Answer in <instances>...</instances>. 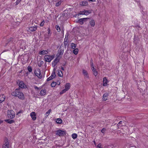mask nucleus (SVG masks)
Listing matches in <instances>:
<instances>
[{"label":"nucleus","instance_id":"f257e3e1","mask_svg":"<svg viewBox=\"0 0 148 148\" xmlns=\"http://www.w3.org/2000/svg\"><path fill=\"white\" fill-rule=\"evenodd\" d=\"M12 96L18 97L21 100L24 99L25 97L21 91L19 89H16L15 90L11 93Z\"/></svg>","mask_w":148,"mask_h":148},{"label":"nucleus","instance_id":"f03ea898","mask_svg":"<svg viewBox=\"0 0 148 148\" xmlns=\"http://www.w3.org/2000/svg\"><path fill=\"white\" fill-rule=\"evenodd\" d=\"M54 55H46L44 56V60L46 62H50L54 58Z\"/></svg>","mask_w":148,"mask_h":148},{"label":"nucleus","instance_id":"7ed1b4c3","mask_svg":"<svg viewBox=\"0 0 148 148\" xmlns=\"http://www.w3.org/2000/svg\"><path fill=\"white\" fill-rule=\"evenodd\" d=\"M7 115L8 118L12 119L14 118L15 114L13 110H8L7 112Z\"/></svg>","mask_w":148,"mask_h":148},{"label":"nucleus","instance_id":"20e7f679","mask_svg":"<svg viewBox=\"0 0 148 148\" xmlns=\"http://www.w3.org/2000/svg\"><path fill=\"white\" fill-rule=\"evenodd\" d=\"M56 134L60 136H64L66 134V132L65 131L59 130L56 131Z\"/></svg>","mask_w":148,"mask_h":148},{"label":"nucleus","instance_id":"39448f33","mask_svg":"<svg viewBox=\"0 0 148 148\" xmlns=\"http://www.w3.org/2000/svg\"><path fill=\"white\" fill-rule=\"evenodd\" d=\"M64 52V49H62L60 48L58 50V53L56 55V56L58 58H61L62 56L63 55Z\"/></svg>","mask_w":148,"mask_h":148},{"label":"nucleus","instance_id":"423d86ee","mask_svg":"<svg viewBox=\"0 0 148 148\" xmlns=\"http://www.w3.org/2000/svg\"><path fill=\"white\" fill-rule=\"evenodd\" d=\"M9 146L8 140L7 138H5L3 145L2 148H9Z\"/></svg>","mask_w":148,"mask_h":148},{"label":"nucleus","instance_id":"0eeeda50","mask_svg":"<svg viewBox=\"0 0 148 148\" xmlns=\"http://www.w3.org/2000/svg\"><path fill=\"white\" fill-rule=\"evenodd\" d=\"M55 71H56V70H55V69H54L53 70V73H52V74H51V76L50 77H49V78H48L47 79V81H49L51 80L52 79H53L55 78V77L56 76Z\"/></svg>","mask_w":148,"mask_h":148},{"label":"nucleus","instance_id":"6e6552de","mask_svg":"<svg viewBox=\"0 0 148 148\" xmlns=\"http://www.w3.org/2000/svg\"><path fill=\"white\" fill-rule=\"evenodd\" d=\"M89 18H79L78 20L76 22L77 23H79L81 25H82L84 23V21H85L87 20Z\"/></svg>","mask_w":148,"mask_h":148},{"label":"nucleus","instance_id":"1a4fd4ad","mask_svg":"<svg viewBox=\"0 0 148 148\" xmlns=\"http://www.w3.org/2000/svg\"><path fill=\"white\" fill-rule=\"evenodd\" d=\"M50 29H48V33L47 32L44 34V39L45 40H47L49 38L50 36Z\"/></svg>","mask_w":148,"mask_h":148},{"label":"nucleus","instance_id":"9d476101","mask_svg":"<svg viewBox=\"0 0 148 148\" xmlns=\"http://www.w3.org/2000/svg\"><path fill=\"white\" fill-rule=\"evenodd\" d=\"M30 116L33 120L35 121L36 119V115L35 112H31L30 114Z\"/></svg>","mask_w":148,"mask_h":148},{"label":"nucleus","instance_id":"9b49d317","mask_svg":"<svg viewBox=\"0 0 148 148\" xmlns=\"http://www.w3.org/2000/svg\"><path fill=\"white\" fill-rule=\"evenodd\" d=\"M37 29V27L36 26L31 27L28 28V31L29 32H34Z\"/></svg>","mask_w":148,"mask_h":148},{"label":"nucleus","instance_id":"f8f14e48","mask_svg":"<svg viewBox=\"0 0 148 148\" xmlns=\"http://www.w3.org/2000/svg\"><path fill=\"white\" fill-rule=\"evenodd\" d=\"M19 86L21 88H25V86L23 81H21L19 83Z\"/></svg>","mask_w":148,"mask_h":148},{"label":"nucleus","instance_id":"ddd939ff","mask_svg":"<svg viewBox=\"0 0 148 148\" xmlns=\"http://www.w3.org/2000/svg\"><path fill=\"white\" fill-rule=\"evenodd\" d=\"M5 97L3 95H0V103L3 101L5 99Z\"/></svg>","mask_w":148,"mask_h":148},{"label":"nucleus","instance_id":"4468645a","mask_svg":"<svg viewBox=\"0 0 148 148\" xmlns=\"http://www.w3.org/2000/svg\"><path fill=\"white\" fill-rule=\"evenodd\" d=\"M91 69L93 72V74L95 76L97 75V72L96 69L94 67H92V68H91Z\"/></svg>","mask_w":148,"mask_h":148},{"label":"nucleus","instance_id":"2eb2a0df","mask_svg":"<svg viewBox=\"0 0 148 148\" xmlns=\"http://www.w3.org/2000/svg\"><path fill=\"white\" fill-rule=\"evenodd\" d=\"M46 90L45 89L42 90L40 92V94L41 96H44L46 94Z\"/></svg>","mask_w":148,"mask_h":148},{"label":"nucleus","instance_id":"dca6fc26","mask_svg":"<svg viewBox=\"0 0 148 148\" xmlns=\"http://www.w3.org/2000/svg\"><path fill=\"white\" fill-rule=\"evenodd\" d=\"M108 95V94L107 93H105L103 96V97L102 98L103 100V101H105L107 99V97Z\"/></svg>","mask_w":148,"mask_h":148},{"label":"nucleus","instance_id":"f3484780","mask_svg":"<svg viewBox=\"0 0 148 148\" xmlns=\"http://www.w3.org/2000/svg\"><path fill=\"white\" fill-rule=\"evenodd\" d=\"M83 74L84 76L86 78H88V75L87 71L85 70H83L82 71Z\"/></svg>","mask_w":148,"mask_h":148},{"label":"nucleus","instance_id":"a211bd4d","mask_svg":"<svg viewBox=\"0 0 148 148\" xmlns=\"http://www.w3.org/2000/svg\"><path fill=\"white\" fill-rule=\"evenodd\" d=\"M37 72L38 73V77L40 79H41L42 78V75L41 73L40 70L39 69H37Z\"/></svg>","mask_w":148,"mask_h":148},{"label":"nucleus","instance_id":"6ab92c4d","mask_svg":"<svg viewBox=\"0 0 148 148\" xmlns=\"http://www.w3.org/2000/svg\"><path fill=\"white\" fill-rule=\"evenodd\" d=\"M48 52L46 50H43L42 51H40L39 53L40 55H45L47 54Z\"/></svg>","mask_w":148,"mask_h":148},{"label":"nucleus","instance_id":"aec40b11","mask_svg":"<svg viewBox=\"0 0 148 148\" xmlns=\"http://www.w3.org/2000/svg\"><path fill=\"white\" fill-rule=\"evenodd\" d=\"M90 25L92 27H94L95 25V21L93 19H92L89 22Z\"/></svg>","mask_w":148,"mask_h":148},{"label":"nucleus","instance_id":"412c9836","mask_svg":"<svg viewBox=\"0 0 148 148\" xmlns=\"http://www.w3.org/2000/svg\"><path fill=\"white\" fill-rule=\"evenodd\" d=\"M65 89L66 90H68L70 88V84L69 83H66L65 85Z\"/></svg>","mask_w":148,"mask_h":148},{"label":"nucleus","instance_id":"4be33fe9","mask_svg":"<svg viewBox=\"0 0 148 148\" xmlns=\"http://www.w3.org/2000/svg\"><path fill=\"white\" fill-rule=\"evenodd\" d=\"M4 121L5 122L10 124H11L14 122V121L13 120L10 119H5Z\"/></svg>","mask_w":148,"mask_h":148},{"label":"nucleus","instance_id":"5701e85b","mask_svg":"<svg viewBox=\"0 0 148 148\" xmlns=\"http://www.w3.org/2000/svg\"><path fill=\"white\" fill-rule=\"evenodd\" d=\"M108 82V80L106 77L103 78V86H106V84Z\"/></svg>","mask_w":148,"mask_h":148},{"label":"nucleus","instance_id":"b1692460","mask_svg":"<svg viewBox=\"0 0 148 148\" xmlns=\"http://www.w3.org/2000/svg\"><path fill=\"white\" fill-rule=\"evenodd\" d=\"M92 11V10H85V11L84 12L85 13V15H87L91 13Z\"/></svg>","mask_w":148,"mask_h":148},{"label":"nucleus","instance_id":"393cba45","mask_svg":"<svg viewBox=\"0 0 148 148\" xmlns=\"http://www.w3.org/2000/svg\"><path fill=\"white\" fill-rule=\"evenodd\" d=\"M81 5L82 6H86L88 5V2L86 1H83L82 2Z\"/></svg>","mask_w":148,"mask_h":148},{"label":"nucleus","instance_id":"a878e982","mask_svg":"<svg viewBox=\"0 0 148 148\" xmlns=\"http://www.w3.org/2000/svg\"><path fill=\"white\" fill-rule=\"evenodd\" d=\"M56 121L57 123L60 124L62 122V120L61 119L58 118Z\"/></svg>","mask_w":148,"mask_h":148},{"label":"nucleus","instance_id":"bb28decb","mask_svg":"<svg viewBox=\"0 0 148 148\" xmlns=\"http://www.w3.org/2000/svg\"><path fill=\"white\" fill-rule=\"evenodd\" d=\"M71 47L73 49H75L77 46L76 45L74 44L73 43H71Z\"/></svg>","mask_w":148,"mask_h":148},{"label":"nucleus","instance_id":"cd10ccee","mask_svg":"<svg viewBox=\"0 0 148 148\" xmlns=\"http://www.w3.org/2000/svg\"><path fill=\"white\" fill-rule=\"evenodd\" d=\"M78 49L77 48L73 50V53L75 55H77L78 52Z\"/></svg>","mask_w":148,"mask_h":148},{"label":"nucleus","instance_id":"c85d7f7f","mask_svg":"<svg viewBox=\"0 0 148 148\" xmlns=\"http://www.w3.org/2000/svg\"><path fill=\"white\" fill-rule=\"evenodd\" d=\"M61 58H58V56H56V58L54 60V62H56V63H57L58 62H59Z\"/></svg>","mask_w":148,"mask_h":148},{"label":"nucleus","instance_id":"c756f323","mask_svg":"<svg viewBox=\"0 0 148 148\" xmlns=\"http://www.w3.org/2000/svg\"><path fill=\"white\" fill-rule=\"evenodd\" d=\"M67 38L66 39V38H65L64 39V47L65 48L66 47V45H67L68 44V42H67Z\"/></svg>","mask_w":148,"mask_h":148},{"label":"nucleus","instance_id":"7c9ffc66","mask_svg":"<svg viewBox=\"0 0 148 148\" xmlns=\"http://www.w3.org/2000/svg\"><path fill=\"white\" fill-rule=\"evenodd\" d=\"M6 70L5 69H4V68H3L1 70V73L2 74V75H3L6 72Z\"/></svg>","mask_w":148,"mask_h":148},{"label":"nucleus","instance_id":"2f4dec72","mask_svg":"<svg viewBox=\"0 0 148 148\" xmlns=\"http://www.w3.org/2000/svg\"><path fill=\"white\" fill-rule=\"evenodd\" d=\"M85 11V10H84L83 11H80L79 13L78 14V16H79V15H85V13L84 12Z\"/></svg>","mask_w":148,"mask_h":148},{"label":"nucleus","instance_id":"473e14b6","mask_svg":"<svg viewBox=\"0 0 148 148\" xmlns=\"http://www.w3.org/2000/svg\"><path fill=\"white\" fill-rule=\"evenodd\" d=\"M72 137L73 139H76L77 137V135L76 134L73 133L72 135Z\"/></svg>","mask_w":148,"mask_h":148},{"label":"nucleus","instance_id":"72a5a7b5","mask_svg":"<svg viewBox=\"0 0 148 148\" xmlns=\"http://www.w3.org/2000/svg\"><path fill=\"white\" fill-rule=\"evenodd\" d=\"M57 83L56 82H53L51 84V86L52 87H54L56 85Z\"/></svg>","mask_w":148,"mask_h":148},{"label":"nucleus","instance_id":"f704fd0d","mask_svg":"<svg viewBox=\"0 0 148 148\" xmlns=\"http://www.w3.org/2000/svg\"><path fill=\"white\" fill-rule=\"evenodd\" d=\"M123 121H120L119 123L117 124V126L118 127V128H119V127L120 126H123V125H122Z\"/></svg>","mask_w":148,"mask_h":148},{"label":"nucleus","instance_id":"c9c22d12","mask_svg":"<svg viewBox=\"0 0 148 148\" xmlns=\"http://www.w3.org/2000/svg\"><path fill=\"white\" fill-rule=\"evenodd\" d=\"M57 31L58 32H60V28L59 26L58 25H56L55 27Z\"/></svg>","mask_w":148,"mask_h":148},{"label":"nucleus","instance_id":"e433bc0d","mask_svg":"<svg viewBox=\"0 0 148 148\" xmlns=\"http://www.w3.org/2000/svg\"><path fill=\"white\" fill-rule=\"evenodd\" d=\"M58 75L59 76H60V77H62L63 74H62V72L60 70V71H58Z\"/></svg>","mask_w":148,"mask_h":148},{"label":"nucleus","instance_id":"4c0bfd02","mask_svg":"<svg viewBox=\"0 0 148 148\" xmlns=\"http://www.w3.org/2000/svg\"><path fill=\"white\" fill-rule=\"evenodd\" d=\"M44 62L42 61L40 62V63L38 64V66L39 67H41L42 65L43 64Z\"/></svg>","mask_w":148,"mask_h":148},{"label":"nucleus","instance_id":"58836bf2","mask_svg":"<svg viewBox=\"0 0 148 148\" xmlns=\"http://www.w3.org/2000/svg\"><path fill=\"white\" fill-rule=\"evenodd\" d=\"M61 3V1H59L58 2V3H56V4L55 5L56 6H58L60 5Z\"/></svg>","mask_w":148,"mask_h":148},{"label":"nucleus","instance_id":"ea45409f","mask_svg":"<svg viewBox=\"0 0 148 148\" xmlns=\"http://www.w3.org/2000/svg\"><path fill=\"white\" fill-rule=\"evenodd\" d=\"M90 66L92 67L91 68H92V67H94V66L93 65V61L92 59L90 60Z\"/></svg>","mask_w":148,"mask_h":148},{"label":"nucleus","instance_id":"a19ab883","mask_svg":"<svg viewBox=\"0 0 148 148\" xmlns=\"http://www.w3.org/2000/svg\"><path fill=\"white\" fill-rule=\"evenodd\" d=\"M28 70V71L29 72H31L32 71V68L30 66H28L27 67Z\"/></svg>","mask_w":148,"mask_h":148},{"label":"nucleus","instance_id":"79ce46f5","mask_svg":"<svg viewBox=\"0 0 148 148\" xmlns=\"http://www.w3.org/2000/svg\"><path fill=\"white\" fill-rule=\"evenodd\" d=\"M21 1V0H17L16 2H15L16 5H17Z\"/></svg>","mask_w":148,"mask_h":148},{"label":"nucleus","instance_id":"37998d69","mask_svg":"<svg viewBox=\"0 0 148 148\" xmlns=\"http://www.w3.org/2000/svg\"><path fill=\"white\" fill-rule=\"evenodd\" d=\"M67 91V90H66L65 88L63 90H62L60 92V93L61 94H63L65 92H66V91Z\"/></svg>","mask_w":148,"mask_h":148},{"label":"nucleus","instance_id":"c03bdc74","mask_svg":"<svg viewBox=\"0 0 148 148\" xmlns=\"http://www.w3.org/2000/svg\"><path fill=\"white\" fill-rule=\"evenodd\" d=\"M57 63H56V62H53L52 63V65L53 67L55 66Z\"/></svg>","mask_w":148,"mask_h":148},{"label":"nucleus","instance_id":"a18cd8bd","mask_svg":"<svg viewBox=\"0 0 148 148\" xmlns=\"http://www.w3.org/2000/svg\"><path fill=\"white\" fill-rule=\"evenodd\" d=\"M106 130V129L105 128H103L101 130V132L102 133H104V132Z\"/></svg>","mask_w":148,"mask_h":148},{"label":"nucleus","instance_id":"49530a36","mask_svg":"<svg viewBox=\"0 0 148 148\" xmlns=\"http://www.w3.org/2000/svg\"><path fill=\"white\" fill-rule=\"evenodd\" d=\"M44 23H45V21L44 20H43L41 22V23H40V26H41V27H42L43 26V25H44Z\"/></svg>","mask_w":148,"mask_h":148},{"label":"nucleus","instance_id":"de8ad7c7","mask_svg":"<svg viewBox=\"0 0 148 148\" xmlns=\"http://www.w3.org/2000/svg\"><path fill=\"white\" fill-rule=\"evenodd\" d=\"M51 109H49L48 111H47L46 113V114H48V115H49V114H50V113L51 112Z\"/></svg>","mask_w":148,"mask_h":148},{"label":"nucleus","instance_id":"09e8293b","mask_svg":"<svg viewBox=\"0 0 148 148\" xmlns=\"http://www.w3.org/2000/svg\"><path fill=\"white\" fill-rule=\"evenodd\" d=\"M34 73L36 75L38 76V73L37 72V70L34 71Z\"/></svg>","mask_w":148,"mask_h":148},{"label":"nucleus","instance_id":"8fccbe9b","mask_svg":"<svg viewBox=\"0 0 148 148\" xmlns=\"http://www.w3.org/2000/svg\"><path fill=\"white\" fill-rule=\"evenodd\" d=\"M34 88L35 89H37V90L39 89V88H38L36 86H34Z\"/></svg>","mask_w":148,"mask_h":148},{"label":"nucleus","instance_id":"3c124183","mask_svg":"<svg viewBox=\"0 0 148 148\" xmlns=\"http://www.w3.org/2000/svg\"><path fill=\"white\" fill-rule=\"evenodd\" d=\"M22 112H23V111L22 110H20L17 113L16 115H17L20 113H22Z\"/></svg>","mask_w":148,"mask_h":148},{"label":"nucleus","instance_id":"603ef678","mask_svg":"<svg viewBox=\"0 0 148 148\" xmlns=\"http://www.w3.org/2000/svg\"><path fill=\"white\" fill-rule=\"evenodd\" d=\"M12 39V38H10L8 40V42L11 41Z\"/></svg>","mask_w":148,"mask_h":148},{"label":"nucleus","instance_id":"864d4df0","mask_svg":"<svg viewBox=\"0 0 148 148\" xmlns=\"http://www.w3.org/2000/svg\"><path fill=\"white\" fill-rule=\"evenodd\" d=\"M101 144L100 143L97 146V147H101Z\"/></svg>","mask_w":148,"mask_h":148},{"label":"nucleus","instance_id":"5fc2aeb1","mask_svg":"<svg viewBox=\"0 0 148 148\" xmlns=\"http://www.w3.org/2000/svg\"><path fill=\"white\" fill-rule=\"evenodd\" d=\"M130 148H136V147L135 146H131Z\"/></svg>","mask_w":148,"mask_h":148},{"label":"nucleus","instance_id":"6e6d98bb","mask_svg":"<svg viewBox=\"0 0 148 148\" xmlns=\"http://www.w3.org/2000/svg\"><path fill=\"white\" fill-rule=\"evenodd\" d=\"M89 1H91L92 2H95V0H88Z\"/></svg>","mask_w":148,"mask_h":148},{"label":"nucleus","instance_id":"4d7b16f0","mask_svg":"<svg viewBox=\"0 0 148 148\" xmlns=\"http://www.w3.org/2000/svg\"><path fill=\"white\" fill-rule=\"evenodd\" d=\"M3 121L0 120V124H1V123H2L3 122Z\"/></svg>","mask_w":148,"mask_h":148},{"label":"nucleus","instance_id":"13d9d810","mask_svg":"<svg viewBox=\"0 0 148 148\" xmlns=\"http://www.w3.org/2000/svg\"><path fill=\"white\" fill-rule=\"evenodd\" d=\"M61 69L62 70H64V68L63 67H61Z\"/></svg>","mask_w":148,"mask_h":148},{"label":"nucleus","instance_id":"bf43d9fd","mask_svg":"<svg viewBox=\"0 0 148 148\" xmlns=\"http://www.w3.org/2000/svg\"><path fill=\"white\" fill-rule=\"evenodd\" d=\"M57 84H58V85H60V82H58V83H57Z\"/></svg>","mask_w":148,"mask_h":148},{"label":"nucleus","instance_id":"052dcab7","mask_svg":"<svg viewBox=\"0 0 148 148\" xmlns=\"http://www.w3.org/2000/svg\"><path fill=\"white\" fill-rule=\"evenodd\" d=\"M97 148H103L102 147H97Z\"/></svg>","mask_w":148,"mask_h":148}]
</instances>
